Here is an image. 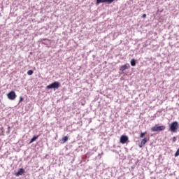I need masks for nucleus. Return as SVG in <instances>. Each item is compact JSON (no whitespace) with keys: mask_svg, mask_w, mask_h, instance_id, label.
Wrapping results in <instances>:
<instances>
[{"mask_svg":"<svg viewBox=\"0 0 179 179\" xmlns=\"http://www.w3.org/2000/svg\"><path fill=\"white\" fill-rule=\"evenodd\" d=\"M46 87L47 89H58V87H59V83L55 81L53 83L48 85Z\"/></svg>","mask_w":179,"mask_h":179,"instance_id":"3","label":"nucleus"},{"mask_svg":"<svg viewBox=\"0 0 179 179\" xmlns=\"http://www.w3.org/2000/svg\"><path fill=\"white\" fill-rule=\"evenodd\" d=\"M33 73H34L33 70H29V71H27V75H29V76H31V75H33Z\"/></svg>","mask_w":179,"mask_h":179,"instance_id":"13","label":"nucleus"},{"mask_svg":"<svg viewBox=\"0 0 179 179\" xmlns=\"http://www.w3.org/2000/svg\"><path fill=\"white\" fill-rule=\"evenodd\" d=\"M114 2V0H96V5H99V3H113Z\"/></svg>","mask_w":179,"mask_h":179,"instance_id":"5","label":"nucleus"},{"mask_svg":"<svg viewBox=\"0 0 179 179\" xmlns=\"http://www.w3.org/2000/svg\"><path fill=\"white\" fill-rule=\"evenodd\" d=\"M68 139H69V137L67 136H64L62 138V143H65L66 142L68 141Z\"/></svg>","mask_w":179,"mask_h":179,"instance_id":"10","label":"nucleus"},{"mask_svg":"<svg viewBox=\"0 0 179 179\" xmlns=\"http://www.w3.org/2000/svg\"><path fill=\"white\" fill-rule=\"evenodd\" d=\"M166 129V126H157L153 127L151 128L152 132H159V131H164Z\"/></svg>","mask_w":179,"mask_h":179,"instance_id":"2","label":"nucleus"},{"mask_svg":"<svg viewBox=\"0 0 179 179\" xmlns=\"http://www.w3.org/2000/svg\"><path fill=\"white\" fill-rule=\"evenodd\" d=\"M147 132L145 131L144 133H141L140 134V138H143V136H145L146 135Z\"/></svg>","mask_w":179,"mask_h":179,"instance_id":"14","label":"nucleus"},{"mask_svg":"<svg viewBox=\"0 0 179 179\" xmlns=\"http://www.w3.org/2000/svg\"><path fill=\"white\" fill-rule=\"evenodd\" d=\"M7 97L9 100H15L16 99V93L15 91H11L7 94Z\"/></svg>","mask_w":179,"mask_h":179,"instance_id":"4","label":"nucleus"},{"mask_svg":"<svg viewBox=\"0 0 179 179\" xmlns=\"http://www.w3.org/2000/svg\"><path fill=\"white\" fill-rule=\"evenodd\" d=\"M130 64H131V66H135V65H136V61H135V59H132L130 61Z\"/></svg>","mask_w":179,"mask_h":179,"instance_id":"12","label":"nucleus"},{"mask_svg":"<svg viewBox=\"0 0 179 179\" xmlns=\"http://www.w3.org/2000/svg\"><path fill=\"white\" fill-rule=\"evenodd\" d=\"M178 156H179V148L177 150L176 152L175 153V157H177Z\"/></svg>","mask_w":179,"mask_h":179,"instance_id":"15","label":"nucleus"},{"mask_svg":"<svg viewBox=\"0 0 179 179\" xmlns=\"http://www.w3.org/2000/svg\"><path fill=\"white\" fill-rule=\"evenodd\" d=\"M0 16H1V13H0Z\"/></svg>","mask_w":179,"mask_h":179,"instance_id":"20","label":"nucleus"},{"mask_svg":"<svg viewBox=\"0 0 179 179\" xmlns=\"http://www.w3.org/2000/svg\"><path fill=\"white\" fill-rule=\"evenodd\" d=\"M127 141H128V136H124V135L120 136V143H122V145H124V143H127Z\"/></svg>","mask_w":179,"mask_h":179,"instance_id":"6","label":"nucleus"},{"mask_svg":"<svg viewBox=\"0 0 179 179\" xmlns=\"http://www.w3.org/2000/svg\"><path fill=\"white\" fill-rule=\"evenodd\" d=\"M147 142H148V138H144L141 141V143H140V145H139V148H143V146H145V145H146Z\"/></svg>","mask_w":179,"mask_h":179,"instance_id":"8","label":"nucleus"},{"mask_svg":"<svg viewBox=\"0 0 179 179\" xmlns=\"http://www.w3.org/2000/svg\"><path fill=\"white\" fill-rule=\"evenodd\" d=\"M178 129H179V124H178V122L177 121L173 122L169 124V129L171 132L176 133L177 132V131H178Z\"/></svg>","mask_w":179,"mask_h":179,"instance_id":"1","label":"nucleus"},{"mask_svg":"<svg viewBox=\"0 0 179 179\" xmlns=\"http://www.w3.org/2000/svg\"><path fill=\"white\" fill-rule=\"evenodd\" d=\"M129 68V65L128 64H126L120 67V71H122V72H124V71H126V69H128Z\"/></svg>","mask_w":179,"mask_h":179,"instance_id":"9","label":"nucleus"},{"mask_svg":"<svg viewBox=\"0 0 179 179\" xmlns=\"http://www.w3.org/2000/svg\"><path fill=\"white\" fill-rule=\"evenodd\" d=\"M23 174H24V169H18L17 172L15 173V176H16V177H19V176H23Z\"/></svg>","mask_w":179,"mask_h":179,"instance_id":"7","label":"nucleus"},{"mask_svg":"<svg viewBox=\"0 0 179 179\" xmlns=\"http://www.w3.org/2000/svg\"><path fill=\"white\" fill-rule=\"evenodd\" d=\"M8 134H9V132H10V126L8 127Z\"/></svg>","mask_w":179,"mask_h":179,"instance_id":"18","label":"nucleus"},{"mask_svg":"<svg viewBox=\"0 0 179 179\" xmlns=\"http://www.w3.org/2000/svg\"><path fill=\"white\" fill-rule=\"evenodd\" d=\"M39 136H34L30 141V143H33V142L36 141L38 138Z\"/></svg>","mask_w":179,"mask_h":179,"instance_id":"11","label":"nucleus"},{"mask_svg":"<svg viewBox=\"0 0 179 179\" xmlns=\"http://www.w3.org/2000/svg\"><path fill=\"white\" fill-rule=\"evenodd\" d=\"M176 141H177V138H176V137H173V142H176Z\"/></svg>","mask_w":179,"mask_h":179,"instance_id":"19","label":"nucleus"},{"mask_svg":"<svg viewBox=\"0 0 179 179\" xmlns=\"http://www.w3.org/2000/svg\"><path fill=\"white\" fill-rule=\"evenodd\" d=\"M142 17H143V19H146V14H143Z\"/></svg>","mask_w":179,"mask_h":179,"instance_id":"16","label":"nucleus"},{"mask_svg":"<svg viewBox=\"0 0 179 179\" xmlns=\"http://www.w3.org/2000/svg\"><path fill=\"white\" fill-rule=\"evenodd\" d=\"M23 100V98L22 96L20 97V101L19 103H22V101Z\"/></svg>","mask_w":179,"mask_h":179,"instance_id":"17","label":"nucleus"}]
</instances>
